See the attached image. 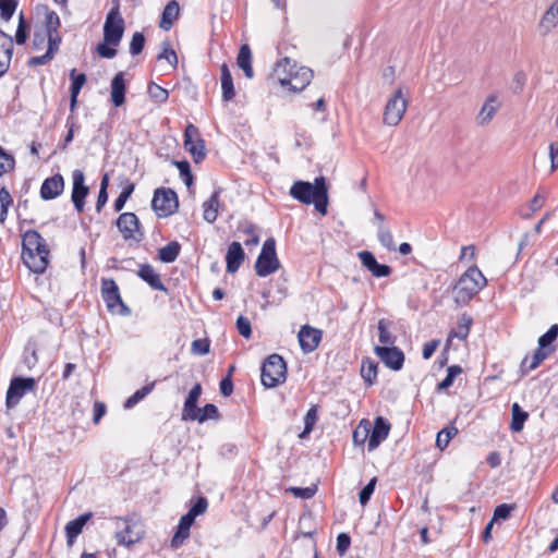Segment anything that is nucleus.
Here are the masks:
<instances>
[{"label":"nucleus","instance_id":"f257e3e1","mask_svg":"<svg viewBox=\"0 0 558 558\" xmlns=\"http://www.w3.org/2000/svg\"><path fill=\"white\" fill-rule=\"evenodd\" d=\"M289 193L294 199L303 204L313 203L322 215L327 214L328 191L324 177L316 178L314 183L295 181Z\"/></svg>","mask_w":558,"mask_h":558},{"label":"nucleus","instance_id":"f03ea898","mask_svg":"<svg viewBox=\"0 0 558 558\" xmlns=\"http://www.w3.org/2000/svg\"><path fill=\"white\" fill-rule=\"evenodd\" d=\"M289 70V58L284 57L279 60L271 73V77L276 80L283 88H287L292 92L303 90L313 78V71L307 66H299L293 76H288L287 72Z\"/></svg>","mask_w":558,"mask_h":558},{"label":"nucleus","instance_id":"7ed1b4c3","mask_svg":"<svg viewBox=\"0 0 558 558\" xmlns=\"http://www.w3.org/2000/svg\"><path fill=\"white\" fill-rule=\"evenodd\" d=\"M487 283L486 278L477 267H470L454 286V301L459 305L468 304Z\"/></svg>","mask_w":558,"mask_h":558},{"label":"nucleus","instance_id":"20e7f679","mask_svg":"<svg viewBox=\"0 0 558 558\" xmlns=\"http://www.w3.org/2000/svg\"><path fill=\"white\" fill-rule=\"evenodd\" d=\"M114 537L118 545L129 547L135 543H138L144 537V525L135 518H114Z\"/></svg>","mask_w":558,"mask_h":558},{"label":"nucleus","instance_id":"39448f33","mask_svg":"<svg viewBox=\"0 0 558 558\" xmlns=\"http://www.w3.org/2000/svg\"><path fill=\"white\" fill-rule=\"evenodd\" d=\"M287 378V365L279 354L269 355L262 365L260 379L266 388H275Z\"/></svg>","mask_w":558,"mask_h":558},{"label":"nucleus","instance_id":"423d86ee","mask_svg":"<svg viewBox=\"0 0 558 558\" xmlns=\"http://www.w3.org/2000/svg\"><path fill=\"white\" fill-rule=\"evenodd\" d=\"M279 267L280 263L276 254V242L275 239L269 238L264 242L255 264V270L259 277H267L277 271Z\"/></svg>","mask_w":558,"mask_h":558},{"label":"nucleus","instance_id":"0eeeda50","mask_svg":"<svg viewBox=\"0 0 558 558\" xmlns=\"http://www.w3.org/2000/svg\"><path fill=\"white\" fill-rule=\"evenodd\" d=\"M408 108V99L404 97L402 88H398L388 99L383 120L390 126H396L402 120Z\"/></svg>","mask_w":558,"mask_h":558},{"label":"nucleus","instance_id":"6e6552de","mask_svg":"<svg viewBox=\"0 0 558 558\" xmlns=\"http://www.w3.org/2000/svg\"><path fill=\"white\" fill-rule=\"evenodd\" d=\"M101 296L110 312L122 315L129 314L130 311L123 303L118 284L113 279L104 278L101 280Z\"/></svg>","mask_w":558,"mask_h":558},{"label":"nucleus","instance_id":"1a4fd4ad","mask_svg":"<svg viewBox=\"0 0 558 558\" xmlns=\"http://www.w3.org/2000/svg\"><path fill=\"white\" fill-rule=\"evenodd\" d=\"M124 33V20L120 15L119 7L110 10L104 25V39L111 46H118Z\"/></svg>","mask_w":558,"mask_h":558},{"label":"nucleus","instance_id":"9d476101","mask_svg":"<svg viewBox=\"0 0 558 558\" xmlns=\"http://www.w3.org/2000/svg\"><path fill=\"white\" fill-rule=\"evenodd\" d=\"M151 207L160 217L172 215L179 207L175 192L171 189H157L151 201Z\"/></svg>","mask_w":558,"mask_h":558},{"label":"nucleus","instance_id":"9b49d317","mask_svg":"<svg viewBox=\"0 0 558 558\" xmlns=\"http://www.w3.org/2000/svg\"><path fill=\"white\" fill-rule=\"evenodd\" d=\"M36 388V380L32 377H14L7 391V408L13 409L20 400Z\"/></svg>","mask_w":558,"mask_h":558},{"label":"nucleus","instance_id":"f8f14e48","mask_svg":"<svg viewBox=\"0 0 558 558\" xmlns=\"http://www.w3.org/2000/svg\"><path fill=\"white\" fill-rule=\"evenodd\" d=\"M116 225L125 240H142L143 233L141 231L138 218L135 214H121L117 219Z\"/></svg>","mask_w":558,"mask_h":558},{"label":"nucleus","instance_id":"ddd939ff","mask_svg":"<svg viewBox=\"0 0 558 558\" xmlns=\"http://www.w3.org/2000/svg\"><path fill=\"white\" fill-rule=\"evenodd\" d=\"M184 147L192 154L195 162L205 158L204 141L199 136L198 129L193 124H189L184 131Z\"/></svg>","mask_w":558,"mask_h":558},{"label":"nucleus","instance_id":"4468645a","mask_svg":"<svg viewBox=\"0 0 558 558\" xmlns=\"http://www.w3.org/2000/svg\"><path fill=\"white\" fill-rule=\"evenodd\" d=\"M374 350L376 355L387 367L393 371H399L402 368L404 354L397 347L377 345Z\"/></svg>","mask_w":558,"mask_h":558},{"label":"nucleus","instance_id":"2eb2a0df","mask_svg":"<svg viewBox=\"0 0 558 558\" xmlns=\"http://www.w3.org/2000/svg\"><path fill=\"white\" fill-rule=\"evenodd\" d=\"M73 190H72V202L78 213H82L85 205V197L88 194V187L85 185L83 171L76 169L72 173Z\"/></svg>","mask_w":558,"mask_h":558},{"label":"nucleus","instance_id":"dca6fc26","mask_svg":"<svg viewBox=\"0 0 558 558\" xmlns=\"http://www.w3.org/2000/svg\"><path fill=\"white\" fill-rule=\"evenodd\" d=\"M49 250L41 248L34 253H22V259L26 267L35 272L43 274L49 264Z\"/></svg>","mask_w":558,"mask_h":558},{"label":"nucleus","instance_id":"f3484780","mask_svg":"<svg viewBox=\"0 0 558 558\" xmlns=\"http://www.w3.org/2000/svg\"><path fill=\"white\" fill-rule=\"evenodd\" d=\"M300 347L304 353L313 352L322 340V331L311 326H303L298 335Z\"/></svg>","mask_w":558,"mask_h":558},{"label":"nucleus","instance_id":"a211bd4d","mask_svg":"<svg viewBox=\"0 0 558 558\" xmlns=\"http://www.w3.org/2000/svg\"><path fill=\"white\" fill-rule=\"evenodd\" d=\"M389 432L390 424L381 416L376 417L373 429H369L368 450H375L388 437Z\"/></svg>","mask_w":558,"mask_h":558},{"label":"nucleus","instance_id":"6ab92c4d","mask_svg":"<svg viewBox=\"0 0 558 558\" xmlns=\"http://www.w3.org/2000/svg\"><path fill=\"white\" fill-rule=\"evenodd\" d=\"M64 190V180L61 174L47 178L40 187V197L45 201L58 197Z\"/></svg>","mask_w":558,"mask_h":558},{"label":"nucleus","instance_id":"aec40b11","mask_svg":"<svg viewBox=\"0 0 558 558\" xmlns=\"http://www.w3.org/2000/svg\"><path fill=\"white\" fill-rule=\"evenodd\" d=\"M499 108L500 102L498 101L497 96H488L476 116V123L482 126L488 124Z\"/></svg>","mask_w":558,"mask_h":558},{"label":"nucleus","instance_id":"412c9836","mask_svg":"<svg viewBox=\"0 0 558 558\" xmlns=\"http://www.w3.org/2000/svg\"><path fill=\"white\" fill-rule=\"evenodd\" d=\"M12 53V37L0 31V76H2L8 71Z\"/></svg>","mask_w":558,"mask_h":558},{"label":"nucleus","instance_id":"4be33fe9","mask_svg":"<svg viewBox=\"0 0 558 558\" xmlns=\"http://www.w3.org/2000/svg\"><path fill=\"white\" fill-rule=\"evenodd\" d=\"M245 257L244 251L239 242H232L226 255L227 271L234 274L240 268Z\"/></svg>","mask_w":558,"mask_h":558},{"label":"nucleus","instance_id":"5701e85b","mask_svg":"<svg viewBox=\"0 0 558 558\" xmlns=\"http://www.w3.org/2000/svg\"><path fill=\"white\" fill-rule=\"evenodd\" d=\"M93 518L92 512L84 513L68 522L65 525L66 543L69 546L74 544L75 538L82 533L84 525Z\"/></svg>","mask_w":558,"mask_h":558},{"label":"nucleus","instance_id":"b1692460","mask_svg":"<svg viewBox=\"0 0 558 558\" xmlns=\"http://www.w3.org/2000/svg\"><path fill=\"white\" fill-rule=\"evenodd\" d=\"M41 248H48L43 236L35 230H28L23 235L22 253H34Z\"/></svg>","mask_w":558,"mask_h":558},{"label":"nucleus","instance_id":"393cba45","mask_svg":"<svg viewBox=\"0 0 558 558\" xmlns=\"http://www.w3.org/2000/svg\"><path fill=\"white\" fill-rule=\"evenodd\" d=\"M195 518L190 515L189 513L184 514L179 522L178 530L171 539V547L177 549L179 548L184 541L190 536V529L194 522Z\"/></svg>","mask_w":558,"mask_h":558},{"label":"nucleus","instance_id":"a878e982","mask_svg":"<svg viewBox=\"0 0 558 558\" xmlns=\"http://www.w3.org/2000/svg\"><path fill=\"white\" fill-rule=\"evenodd\" d=\"M111 100L116 107H120L125 101L126 85L122 72L114 75L111 81Z\"/></svg>","mask_w":558,"mask_h":558},{"label":"nucleus","instance_id":"bb28decb","mask_svg":"<svg viewBox=\"0 0 558 558\" xmlns=\"http://www.w3.org/2000/svg\"><path fill=\"white\" fill-rule=\"evenodd\" d=\"M553 353V350H544L542 348H537L534 354L532 355L531 360L526 356L521 365L520 369L523 375H527L531 371L537 368L539 364L545 361L550 354Z\"/></svg>","mask_w":558,"mask_h":558},{"label":"nucleus","instance_id":"cd10ccee","mask_svg":"<svg viewBox=\"0 0 558 558\" xmlns=\"http://www.w3.org/2000/svg\"><path fill=\"white\" fill-rule=\"evenodd\" d=\"M179 13V3L175 0L169 1L161 14V20L159 23L160 28H162L163 31H169L172 27L173 23L178 20Z\"/></svg>","mask_w":558,"mask_h":558},{"label":"nucleus","instance_id":"c85d7f7f","mask_svg":"<svg viewBox=\"0 0 558 558\" xmlns=\"http://www.w3.org/2000/svg\"><path fill=\"white\" fill-rule=\"evenodd\" d=\"M137 275L153 289L166 291V287L163 286L160 276L155 271V269L150 265H141Z\"/></svg>","mask_w":558,"mask_h":558},{"label":"nucleus","instance_id":"c756f323","mask_svg":"<svg viewBox=\"0 0 558 558\" xmlns=\"http://www.w3.org/2000/svg\"><path fill=\"white\" fill-rule=\"evenodd\" d=\"M558 24V0L546 10L542 16L538 27L544 35L548 34Z\"/></svg>","mask_w":558,"mask_h":558},{"label":"nucleus","instance_id":"7c9ffc66","mask_svg":"<svg viewBox=\"0 0 558 558\" xmlns=\"http://www.w3.org/2000/svg\"><path fill=\"white\" fill-rule=\"evenodd\" d=\"M202 392V387L199 384H196L190 391L183 407L182 418L191 420V415H194L196 412H199L197 408V401Z\"/></svg>","mask_w":558,"mask_h":558},{"label":"nucleus","instance_id":"2f4dec72","mask_svg":"<svg viewBox=\"0 0 558 558\" xmlns=\"http://www.w3.org/2000/svg\"><path fill=\"white\" fill-rule=\"evenodd\" d=\"M220 72H221L222 98L225 101H230L235 96L233 78H232L231 72L226 63H223L221 65Z\"/></svg>","mask_w":558,"mask_h":558},{"label":"nucleus","instance_id":"473e14b6","mask_svg":"<svg viewBox=\"0 0 558 558\" xmlns=\"http://www.w3.org/2000/svg\"><path fill=\"white\" fill-rule=\"evenodd\" d=\"M70 77L72 80L70 109L73 112L77 104V96L86 82V75L84 73L76 74V70L73 69Z\"/></svg>","mask_w":558,"mask_h":558},{"label":"nucleus","instance_id":"72a5a7b5","mask_svg":"<svg viewBox=\"0 0 558 558\" xmlns=\"http://www.w3.org/2000/svg\"><path fill=\"white\" fill-rule=\"evenodd\" d=\"M236 63H238L239 68L243 70V72L247 78L253 77L254 72H253V68H252V53H251V49L247 45H243L240 48Z\"/></svg>","mask_w":558,"mask_h":558},{"label":"nucleus","instance_id":"f704fd0d","mask_svg":"<svg viewBox=\"0 0 558 558\" xmlns=\"http://www.w3.org/2000/svg\"><path fill=\"white\" fill-rule=\"evenodd\" d=\"M511 430L514 433L521 432L523 429L525 421L529 417L527 412L523 411L518 403H513L511 408Z\"/></svg>","mask_w":558,"mask_h":558},{"label":"nucleus","instance_id":"c9c22d12","mask_svg":"<svg viewBox=\"0 0 558 558\" xmlns=\"http://www.w3.org/2000/svg\"><path fill=\"white\" fill-rule=\"evenodd\" d=\"M218 205H219V194L215 192L208 201H206L203 205L204 208V219L213 223L216 221L218 217Z\"/></svg>","mask_w":558,"mask_h":558},{"label":"nucleus","instance_id":"e433bc0d","mask_svg":"<svg viewBox=\"0 0 558 558\" xmlns=\"http://www.w3.org/2000/svg\"><path fill=\"white\" fill-rule=\"evenodd\" d=\"M180 251L181 245L177 241H172L158 251V257L163 263H173L178 258Z\"/></svg>","mask_w":558,"mask_h":558},{"label":"nucleus","instance_id":"4c0bfd02","mask_svg":"<svg viewBox=\"0 0 558 558\" xmlns=\"http://www.w3.org/2000/svg\"><path fill=\"white\" fill-rule=\"evenodd\" d=\"M471 325L472 318L466 314L461 315L458 320L457 328L451 331V336L460 340L466 339L470 333Z\"/></svg>","mask_w":558,"mask_h":558},{"label":"nucleus","instance_id":"58836bf2","mask_svg":"<svg viewBox=\"0 0 558 558\" xmlns=\"http://www.w3.org/2000/svg\"><path fill=\"white\" fill-rule=\"evenodd\" d=\"M219 416L218 409L215 404L208 403L199 412L191 415V421H198L199 423L205 422L209 418H217Z\"/></svg>","mask_w":558,"mask_h":558},{"label":"nucleus","instance_id":"ea45409f","mask_svg":"<svg viewBox=\"0 0 558 558\" xmlns=\"http://www.w3.org/2000/svg\"><path fill=\"white\" fill-rule=\"evenodd\" d=\"M377 363L366 360L362 362L361 375L368 385H372L377 377Z\"/></svg>","mask_w":558,"mask_h":558},{"label":"nucleus","instance_id":"a19ab883","mask_svg":"<svg viewBox=\"0 0 558 558\" xmlns=\"http://www.w3.org/2000/svg\"><path fill=\"white\" fill-rule=\"evenodd\" d=\"M155 383H150L143 388L135 391L130 398L126 399L124 403L125 409H131L135 404H137L141 400H143L150 391L154 389Z\"/></svg>","mask_w":558,"mask_h":558},{"label":"nucleus","instance_id":"79ce46f5","mask_svg":"<svg viewBox=\"0 0 558 558\" xmlns=\"http://www.w3.org/2000/svg\"><path fill=\"white\" fill-rule=\"evenodd\" d=\"M14 166L13 155L0 146V177L13 170Z\"/></svg>","mask_w":558,"mask_h":558},{"label":"nucleus","instance_id":"37998d69","mask_svg":"<svg viewBox=\"0 0 558 558\" xmlns=\"http://www.w3.org/2000/svg\"><path fill=\"white\" fill-rule=\"evenodd\" d=\"M558 337V325L555 324L553 326H550V328L547 330L546 333H544L543 336L539 337L538 339V347L544 349V350H553V348H550V344L557 339Z\"/></svg>","mask_w":558,"mask_h":558},{"label":"nucleus","instance_id":"c03bdc74","mask_svg":"<svg viewBox=\"0 0 558 558\" xmlns=\"http://www.w3.org/2000/svg\"><path fill=\"white\" fill-rule=\"evenodd\" d=\"M458 429L456 427L444 428L437 434L436 446L444 450L450 442V440L457 435Z\"/></svg>","mask_w":558,"mask_h":558},{"label":"nucleus","instance_id":"a18cd8bd","mask_svg":"<svg viewBox=\"0 0 558 558\" xmlns=\"http://www.w3.org/2000/svg\"><path fill=\"white\" fill-rule=\"evenodd\" d=\"M462 368L458 365H452L447 369V376L437 385L438 390H446L453 385L454 378L461 374Z\"/></svg>","mask_w":558,"mask_h":558},{"label":"nucleus","instance_id":"49530a36","mask_svg":"<svg viewBox=\"0 0 558 558\" xmlns=\"http://www.w3.org/2000/svg\"><path fill=\"white\" fill-rule=\"evenodd\" d=\"M378 240H379L380 244L384 247H386L387 250H389V251L396 250V244L393 241L392 233L390 232V230L385 228L383 225H378Z\"/></svg>","mask_w":558,"mask_h":558},{"label":"nucleus","instance_id":"de8ad7c7","mask_svg":"<svg viewBox=\"0 0 558 558\" xmlns=\"http://www.w3.org/2000/svg\"><path fill=\"white\" fill-rule=\"evenodd\" d=\"M165 59L172 69L177 68L178 56L168 41L162 43V51L158 54V60Z\"/></svg>","mask_w":558,"mask_h":558},{"label":"nucleus","instance_id":"09e8293b","mask_svg":"<svg viewBox=\"0 0 558 558\" xmlns=\"http://www.w3.org/2000/svg\"><path fill=\"white\" fill-rule=\"evenodd\" d=\"M148 94L153 100L159 104L166 102L169 97L168 90L156 83H150L148 85Z\"/></svg>","mask_w":558,"mask_h":558},{"label":"nucleus","instance_id":"8fccbe9b","mask_svg":"<svg viewBox=\"0 0 558 558\" xmlns=\"http://www.w3.org/2000/svg\"><path fill=\"white\" fill-rule=\"evenodd\" d=\"M369 422L368 421H362L357 428L353 433V441L356 445H362L366 441L367 438H369Z\"/></svg>","mask_w":558,"mask_h":558},{"label":"nucleus","instance_id":"3c124183","mask_svg":"<svg viewBox=\"0 0 558 558\" xmlns=\"http://www.w3.org/2000/svg\"><path fill=\"white\" fill-rule=\"evenodd\" d=\"M17 7V0H0V15L4 21H9Z\"/></svg>","mask_w":558,"mask_h":558},{"label":"nucleus","instance_id":"603ef678","mask_svg":"<svg viewBox=\"0 0 558 558\" xmlns=\"http://www.w3.org/2000/svg\"><path fill=\"white\" fill-rule=\"evenodd\" d=\"M378 337L379 342L385 345H392L396 341V337L388 330L386 322L384 319H380L378 322Z\"/></svg>","mask_w":558,"mask_h":558},{"label":"nucleus","instance_id":"864d4df0","mask_svg":"<svg viewBox=\"0 0 558 558\" xmlns=\"http://www.w3.org/2000/svg\"><path fill=\"white\" fill-rule=\"evenodd\" d=\"M317 422V411L315 408H311L304 417V430L300 434L301 438H305L312 430Z\"/></svg>","mask_w":558,"mask_h":558},{"label":"nucleus","instance_id":"5fc2aeb1","mask_svg":"<svg viewBox=\"0 0 558 558\" xmlns=\"http://www.w3.org/2000/svg\"><path fill=\"white\" fill-rule=\"evenodd\" d=\"M133 191H134V184H132V183H130L123 187L122 192L120 193V195L118 196V198L114 201V204H113L116 211H120L123 209L126 201L132 195Z\"/></svg>","mask_w":558,"mask_h":558},{"label":"nucleus","instance_id":"6e6d98bb","mask_svg":"<svg viewBox=\"0 0 558 558\" xmlns=\"http://www.w3.org/2000/svg\"><path fill=\"white\" fill-rule=\"evenodd\" d=\"M28 36V25L24 20L23 14H20L19 26L15 34V41L17 45L25 44Z\"/></svg>","mask_w":558,"mask_h":558},{"label":"nucleus","instance_id":"4d7b16f0","mask_svg":"<svg viewBox=\"0 0 558 558\" xmlns=\"http://www.w3.org/2000/svg\"><path fill=\"white\" fill-rule=\"evenodd\" d=\"M145 45V37L142 33L136 32L134 33L131 44H130V52L133 56H136L141 53L144 49Z\"/></svg>","mask_w":558,"mask_h":558},{"label":"nucleus","instance_id":"13d9d810","mask_svg":"<svg viewBox=\"0 0 558 558\" xmlns=\"http://www.w3.org/2000/svg\"><path fill=\"white\" fill-rule=\"evenodd\" d=\"M376 483H377V478L373 477L368 482V484L365 485L363 487V489L360 492L359 498H360V502L362 506H365L369 501L371 496L373 495V493L375 490Z\"/></svg>","mask_w":558,"mask_h":558},{"label":"nucleus","instance_id":"bf43d9fd","mask_svg":"<svg viewBox=\"0 0 558 558\" xmlns=\"http://www.w3.org/2000/svg\"><path fill=\"white\" fill-rule=\"evenodd\" d=\"M45 26H46L47 33L58 32V27L60 26V19L56 12H53V11L47 12L46 20H45Z\"/></svg>","mask_w":558,"mask_h":558},{"label":"nucleus","instance_id":"052dcab7","mask_svg":"<svg viewBox=\"0 0 558 558\" xmlns=\"http://www.w3.org/2000/svg\"><path fill=\"white\" fill-rule=\"evenodd\" d=\"M236 328L239 333L244 338H250L252 335V328L250 320L244 316H239L236 319Z\"/></svg>","mask_w":558,"mask_h":558},{"label":"nucleus","instance_id":"680f3d73","mask_svg":"<svg viewBox=\"0 0 558 558\" xmlns=\"http://www.w3.org/2000/svg\"><path fill=\"white\" fill-rule=\"evenodd\" d=\"M207 499L205 497H199L187 513L193 518H196L197 515L203 514L207 510Z\"/></svg>","mask_w":558,"mask_h":558},{"label":"nucleus","instance_id":"e2e57ef3","mask_svg":"<svg viewBox=\"0 0 558 558\" xmlns=\"http://www.w3.org/2000/svg\"><path fill=\"white\" fill-rule=\"evenodd\" d=\"M47 40H48L47 52H49L52 57H54L56 52L59 49V45L61 43V38H60L58 32L47 33Z\"/></svg>","mask_w":558,"mask_h":558},{"label":"nucleus","instance_id":"0e129e2a","mask_svg":"<svg viewBox=\"0 0 558 558\" xmlns=\"http://www.w3.org/2000/svg\"><path fill=\"white\" fill-rule=\"evenodd\" d=\"M359 258L364 267H366L369 271L378 264L373 253L368 251H362L359 253Z\"/></svg>","mask_w":558,"mask_h":558},{"label":"nucleus","instance_id":"69168bd1","mask_svg":"<svg viewBox=\"0 0 558 558\" xmlns=\"http://www.w3.org/2000/svg\"><path fill=\"white\" fill-rule=\"evenodd\" d=\"M191 351L194 354L204 355L209 352V342L206 339H197L192 342Z\"/></svg>","mask_w":558,"mask_h":558},{"label":"nucleus","instance_id":"338daca9","mask_svg":"<svg viewBox=\"0 0 558 558\" xmlns=\"http://www.w3.org/2000/svg\"><path fill=\"white\" fill-rule=\"evenodd\" d=\"M351 544V537L347 533H340L337 537V551L340 556H343Z\"/></svg>","mask_w":558,"mask_h":558},{"label":"nucleus","instance_id":"774afa93","mask_svg":"<svg viewBox=\"0 0 558 558\" xmlns=\"http://www.w3.org/2000/svg\"><path fill=\"white\" fill-rule=\"evenodd\" d=\"M110 44H107L106 41L98 44L97 46V52L100 57L112 59L117 54V50L114 49V46L110 47Z\"/></svg>","mask_w":558,"mask_h":558}]
</instances>
